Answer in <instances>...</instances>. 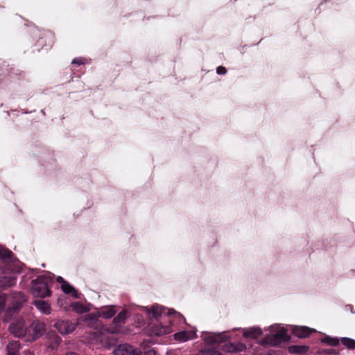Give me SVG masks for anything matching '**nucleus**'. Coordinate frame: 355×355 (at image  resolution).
Returning a JSON list of instances; mask_svg holds the SVG:
<instances>
[{
    "label": "nucleus",
    "mask_w": 355,
    "mask_h": 355,
    "mask_svg": "<svg viewBox=\"0 0 355 355\" xmlns=\"http://www.w3.org/2000/svg\"><path fill=\"white\" fill-rule=\"evenodd\" d=\"M53 275L50 272L44 273L31 282V291L37 297H45L51 294L49 288L53 280Z\"/></svg>",
    "instance_id": "nucleus-1"
},
{
    "label": "nucleus",
    "mask_w": 355,
    "mask_h": 355,
    "mask_svg": "<svg viewBox=\"0 0 355 355\" xmlns=\"http://www.w3.org/2000/svg\"><path fill=\"white\" fill-rule=\"evenodd\" d=\"M269 328L270 333L261 340V345L275 346L288 340V336L284 327L279 324H273Z\"/></svg>",
    "instance_id": "nucleus-2"
},
{
    "label": "nucleus",
    "mask_w": 355,
    "mask_h": 355,
    "mask_svg": "<svg viewBox=\"0 0 355 355\" xmlns=\"http://www.w3.org/2000/svg\"><path fill=\"white\" fill-rule=\"evenodd\" d=\"M26 301V297L21 293H15L9 297V306L6 309L3 320H11L20 310L21 306Z\"/></svg>",
    "instance_id": "nucleus-3"
},
{
    "label": "nucleus",
    "mask_w": 355,
    "mask_h": 355,
    "mask_svg": "<svg viewBox=\"0 0 355 355\" xmlns=\"http://www.w3.org/2000/svg\"><path fill=\"white\" fill-rule=\"evenodd\" d=\"M116 313L114 306H109L101 308L98 311V315L96 313H89L83 317L84 321L87 323L90 327L95 326L97 328L99 324L98 322V317H103L106 319L111 318Z\"/></svg>",
    "instance_id": "nucleus-4"
},
{
    "label": "nucleus",
    "mask_w": 355,
    "mask_h": 355,
    "mask_svg": "<svg viewBox=\"0 0 355 355\" xmlns=\"http://www.w3.org/2000/svg\"><path fill=\"white\" fill-rule=\"evenodd\" d=\"M45 324L39 321H34L27 329L26 341H33L41 337L45 332Z\"/></svg>",
    "instance_id": "nucleus-5"
},
{
    "label": "nucleus",
    "mask_w": 355,
    "mask_h": 355,
    "mask_svg": "<svg viewBox=\"0 0 355 355\" xmlns=\"http://www.w3.org/2000/svg\"><path fill=\"white\" fill-rule=\"evenodd\" d=\"M230 339L229 331L219 333L207 332L203 335L204 342L207 345L218 344Z\"/></svg>",
    "instance_id": "nucleus-6"
},
{
    "label": "nucleus",
    "mask_w": 355,
    "mask_h": 355,
    "mask_svg": "<svg viewBox=\"0 0 355 355\" xmlns=\"http://www.w3.org/2000/svg\"><path fill=\"white\" fill-rule=\"evenodd\" d=\"M141 309L144 311L149 320L153 321L158 322L159 319L162 318L163 315H165V307H164L162 305L155 304H153L152 306H142L141 307Z\"/></svg>",
    "instance_id": "nucleus-7"
},
{
    "label": "nucleus",
    "mask_w": 355,
    "mask_h": 355,
    "mask_svg": "<svg viewBox=\"0 0 355 355\" xmlns=\"http://www.w3.org/2000/svg\"><path fill=\"white\" fill-rule=\"evenodd\" d=\"M28 327L22 319H18L12 322L9 327V330L15 337L26 338Z\"/></svg>",
    "instance_id": "nucleus-8"
},
{
    "label": "nucleus",
    "mask_w": 355,
    "mask_h": 355,
    "mask_svg": "<svg viewBox=\"0 0 355 355\" xmlns=\"http://www.w3.org/2000/svg\"><path fill=\"white\" fill-rule=\"evenodd\" d=\"M54 327L62 335H67L72 333L76 327V324L69 320H59L54 324Z\"/></svg>",
    "instance_id": "nucleus-9"
},
{
    "label": "nucleus",
    "mask_w": 355,
    "mask_h": 355,
    "mask_svg": "<svg viewBox=\"0 0 355 355\" xmlns=\"http://www.w3.org/2000/svg\"><path fill=\"white\" fill-rule=\"evenodd\" d=\"M128 315V312L125 309L121 311L117 316L114 318L113 322L115 324V327L106 329V331L111 334H119L120 332L119 328L121 327L122 324L124 323Z\"/></svg>",
    "instance_id": "nucleus-10"
},
{
    "label": "nucleus",
    "mask_w": 355,
    "mask_h": 355,
    "mask_svg": "<svg viewBox=\"0 0 355 355\" xmlns=\"http://www.w3.org/2000/svg\"><path fill=\"white\" fill-rule=\"evenodd\" d=\"M114 355H140L141 352L128 344H123L118 346L114 351Z\"/></svg>",
    "instance_id": "nucleus-11"
},
{
    "label": "nucleus",
    "mask_w": 355,
    "mask_h": 355,
    "mask_svg": "<svg viewBox=\"0 0 355 355\" xmlns=\"http://www.w3.org/2000/svg\"><path fill=\"white\" fill-rule=\"evenodd\" d=\"M149 334L154 336H162L168 334L171 331V326L163 325L160 323L149 326Z\"/></svg>",
    "instance_id": "nucleus-12"
},
{
    "label": "nucleus",
    "mask_w": 355,
    "mask_h": 355,
    "mask_svg": "<svg viewBox=\"0 0 355 355\" xmlns=\"http://www.w3.org/2000/svg\"><path fill=\"white\" fill-rule=\"evenodd\" d=\"M196 337V331L194 329L182 331L174 334L175 340L180 342H187L189 340L194 339Z\"/></svg>",
    "instance_id": "nucleus-13"
},
{
    "label": "nucleus",
    "mask_w": 355,
    "mask_h": 355,
    "mask_svg": "<svg viewBox=\"0 0 355 355\" xmlns=\"http://www.w3.org/2000/svg\"><path fill=\"white\" fill-rule=\"evenodd\" d=\"M58 282H59L61 285V288L63 292L66 294H70L72 296L76 297V291L75 288L70 285L67 282H66L62 277L58 276L56 278Z\"/></svg>",
    "instance_id": "nucleus-14"
},
{
    "label": "nucleus",
    "mask_w": 355,
    "mask_h": 355,
    "mask_svg": "<svg viewBox=\"0 0 355 355\" xmlns=\"http://www.w3.org/2000/svg\"><path fill=\"white\" fill-rule=\"evenodd\" d=\"M292 331L298 338H305L312 332H314L315 329H310L305 326H296L293 328Z\"/></svg>",
    "instance_id": "nucleus-15"
},
{
    "label": "nucleus",
    "mask_w": 355,
    "mask_h": 355,
    "mask_svg": "<svg viewBox=\"0 0 355 355\" xmlns=\"http://www.w3.org/2000/svg\"><path fill=\"white\" fill-rule=\"evenodd\" d=\"M243 336L250 338H257L262 334L261 328L258 327H252L248 329H243Z\"/></svg>",
    "instance_id": "nucleus-16"
},
{
    "label": "nucleus",
    "mask_w": 355,
    "mask_h": 355,
    "mask_svg": "<svg viewBox=\"0 0 355 355\" xmlns=\"http://www.w3.org/2000/svg\"><path fill=\"white\" fill-rule=\"evenodd\" d=\"M33 304L40 312L46 315L51 313V308L47 302L42 300H36L33 302Z\"/></svg>",
    "instance_id": "nucleus-17"
},
{
    "label": "nucleus",
    "mask_w": 355,
    "mask_h": 355,
    "mask_svg": "<svg viewBox=\"0 0 355 355\" xmlns=\"http://www.w3.org/2000/svg\"><path fill=\"white\" fill-rule=\"evenodd\" d=\"M48 339L49 340V343L46 344L47 347L52 349L56 348L61 342V338L55 333L49 334L48 335Z\"/></svg>",
    "instance_id": "nucleus-18"
},
{
    "label": "nucleus",
    "mask_w": 355,
    "mask_h": 355,
    "mask_svg": "<svg viewBox=\"0 0 355 355\" xmlns=\"http://www.w3.org/2000/svg\"><path fill=\"white\" fill-rule=\"evenodd\" d=\"M15 284V277L12 276H3L0 277V288H6Z\"/></svg>",
    "instance_id": "nucleus-19"
},
{
    "label": "nucleus",
    "mask_w": 355,
    "mask_h": 355,
    "mask_svg": "<svg viewBox=\"0 0 355 355\" xmlns=\"http://www.w3.org/2000/svg\"><path fill=\"white\" fill-rule=\"evenodd\" d=\"M20 348L18 341H11L7 346L8 355H17Z\"/></svg>",
    "instance_id": "nucleus-20"
},
{
    "label": "nucleus",
    "mask_w": 355,
    "mask_h": 355,
    "mask_svg": "<svg viewBox=\"0 0 355 355\" xmlns=\"http://www.w3.org/2000/svg\"><path fill=\"white\" fill-rule=\"evenodd\" d=\"M72 310L78 313H87L89 311V309L88 306L84 305L83 304L76 302L71 305Z\"/></svg>",
    "instance_id": "nucleus-21"
},
{
    "label": "nucleus",
    "mask_w": 355,
    "mask_h": 355,
    "mask_svg": "<svg viewBox=\"0 0 355 355\" xmlns=\"http://www.w3.org/2000/svg\"><path fill=\"white\" fill-rule=\"evenodd\" d=\"M309 347L305 345H292L288 347V351L291 353H306Z\"/></svg>",
    "instance_id": "nucleus-22"
},
{
    "label": "nucleus",
    "mask_w": 355,
    "mask_h": 355,
    "mask_svg": "<svg viewBox=\"0 0 355 355\" xmlns=\"http://www.w3.org/2000/svg\"><path fill=\"white\" fill-rule=\"evenodd\" d=\"M321 342L331 346H336L339 343V340L337 338H331L326 336L324 338L321 339Z\"/></svg>",
    "instance_id": "nucleus-23"
},
{
    "label": "nucleus",
    "mask_w": 355,
    "mask_h": 355,
    "mask_svg": "<svg viewBox=\"0 0 355 355\" xmlns=\"http://www.w3.org/2000/svg\"><path fill=\"white\" fill-rule=\"evenodd\" d=\"M12 252L8 249L0 245V258L3 260H10L11 259Z\"/></svg>",
    "instance_id": "nucleus-24"
},
{
    "label": "nucleus",
    "mask_w": 355,
    "mask_h": 355,
    "mask_svg": "<svg viewBox=\"0 0 355 355\" xmlns=\"http://www.w3.org/2000/svg\"><path fill=\"white\" fill-rule=\"evenodd\" d=\"M342 343L349 349H355V340L349 338H342Z\"/></svg>",
    "instance_id": "nucleus-25"
},
{
    "label": "nucleus",
    "mask_w": 355,
    "mask_h": 355,
    "mask_svg": "<svg viewBox=\"0 0 355 355\" xmlns=\"http://www.w3.org/2000/svg\"><path fill=\"white\" fill-rule=\"evenodd\" d=\"M236 346L233 343H228L226 345H224L222 347V349L225 352H236Z\"/></svg>",
    "instance_id": "nucleus-26"
},
{
    "label": "nucleus",
    "mask_w": 355,
    "mask_h": 355,
    "mask_svg": "<svg viewBox=\"0 0 355 355\" xmlns=\"http://www.w3.org/2000/svg\"><path fill=\"white\" fill-rule=\"evenodd\" d=\"M202 355H221L216 348L206 349L202 352Z\"/></svg>",
    "instance_id": "nucleus-27"
},
{
    "label": "nucleus",
    "mask_w": 355,
    "mask_h": 355,
    "mask_svg": "<svg viewBox=\"0 0 355 355\" xmlns=\"http://www.w3.org/2000/svg\"><path fill=\"white\" fill-rule=\"evenodd\" d=\"M8 300L9 301V298ZM6 302L7 299L6 295L0 293V313L4 310Z\"/></svg>",
    "instance_id": "nucleus-28"
},
{
    "label": "nucleus",
    "mask_w": 355,
    "mask_h": 355,
    "mask_svg": "<svg viewBox=\"0 0 355 355\" xmlns=\"http://www.w3.org/2000/svg\"><path fill=\"white\" fill-rule=\"evenodd\" d=\"M85 63V60L83 58H76L72 60V64H76L78 65L84 64Z\"/></svg>",
    "instance_id": "nucleus-29"
},
{
    "label": "nucleus",
    "mask_w": 355,
    "mask_h": 355,
    "mask_svg": "<svg viewBox=\"0 0 355 355\" xmlns=\"http://www.w3.org/2000/svg\"><path fill=\"white\" fill-rule=\"evenodd\" d=\"M172 315H173L174 317L175 318L182 317L181 314L180 313L176 312L174 309H168L167 312V315L171 316Z\"/></svg>",
    "instance_id": "nucleus-30"
},
{
    "label": "nucleus",
    "mask_w": 355,
    "mask_h": 355,
    "mask_svg": "<svg viewBox=\"0 0 355 355\" xmlns=\"http://www.w3.org/2000/svg\"><path fill=\"white\" fill-rule=\"evenodd\" d=\"M234 345L236 346V352H241L246 348L244 344L240 343L234 344Z\"/></svg>",
    "instance_id": "nucleus-31"
},
{
    "label": "nucleus",
    "mask_w": 355,
    "mask_h": 355,
    "mask_svg": "<svg viewBox=\"0 0 355 355\" xmlns=\"http://www.w3.org/2000/svg\"><path fill=\"white\" fill-rule=\"evenodd\" d=\"M216 72L218 75H224L227 73V70L225 67L223 66H220L217 68Z\"/></svg>",
    "instance_id": "nucleus-32"
},
{
    "label": "nucleus",
    "mask_w": 355,
    "mask_h": 355,
    "mask_svg": "<svg viewBox=\"0 0 355 355\" xmlns=\"http://www.w3.org/2000/svg\"><path fill=\"white\" fill-rule=\"evenodd\" d=\"M145 355H157L155 349H151L145 352Z\"/></svg>",
    "instance_id": "nucleus-33"
},
{
    "label": "nucleus",
    "mask_w": 355,
    "mask_h": 355,
    "mask_svg": "<svg viewBox=\"0 0 355 355\" xmlns=\"http://www.w3.org/2000/svg\"><path fill=\"white\" fill-rule=\"evenodd\" d=\"M65 355H78V354H76L75 352H68Z\"/></svg>",
    "instance_id": "nucleus-34"
},
{
    "label": "nucleus",
    "mask_w": 355,
    "mask_h": 355,
    "mask_svg": "<svg viewBox=\"0 0 355 355\" xmlns=\"http://www.w3.org/2000/svg\"><path fill=\"white\" fill-rule=\"evenodd\" d=\"M24 353L26 355H28H28H31V353L29 351H25Z\"/></svg>",
    "instance_id": "nucleus-35"
},
{
    "label": "nucleus",
    "mask_w": 355,
    "mask_h": 355,
    "mask_svg": "<svg viewBox=\"0 0 355 355\" xmlns=\"http://www.w3.org/2000/svg\"><path fill=\"white\" fill-rule=\"evenodd\" d=\"M140 325H142L144 324L143 321L139 322Z\"/></svg>",
    "instance_id": "nucleus-36"
}]
</instances>
